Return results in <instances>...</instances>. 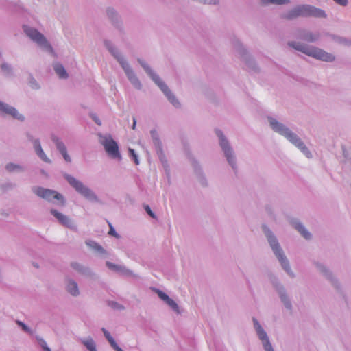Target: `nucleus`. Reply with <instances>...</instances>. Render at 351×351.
<instances>
[{"mask_svg": "<svg viewBox=\"0 0 351 351\" xmlns=\"http://www.w3.org/2000/svg\"><path fill=\"white\" fill-rule=\"evenodd\" d=\"M144 208L145 210V211L147 213V214L152 218L155 219L156 218V215L152 211L150 207L148 206V205H145L144 206Z\"/></svg>", "mask_w": 351, "mask_h": 351, "instance_id": "31", "label": "nucleus"}, {"mask_svg": "<svg viewBox=\"0 0 351 351\" xmlns=\"http://www.w3.org/2000/svg\"><path fill=\"white\" fill-rule=\"evenodd\" d=\"M106 265L107 266L111 269H114V270H117L119 269V266L110 263V262H107L106 263Z\"/></svg>", "mask_w": 351, "mask_h": 351, "instance_id": "35", "label": "nucleus"}, {"mask_svg": "<svg viewBox=\"0 0 351 351\" xmlns=\"http://www.w3.org/2000/svg\"><path fill=\"white\" fill-rule=\"evenodd\" d=\"M295 228L306 239H310L311 234L304 228V227L298 222L294 223Z\"/></svg>", "mask_w": 351, "mask_h": 351, "instance_id": "18", "label": "nucleus"}, {"mask_svg": "<svg viewBox=\"0 0 351 351\" xmlns=\"http://www.w3.org/2000/svg\"><path fill=\"white\" fill-rule=\"evenodd\" d=\"M289 45L298 51L320 60L331 62L335 59V57L332 54L316 47H310L305 45L293 42L289 43Z\"/></svg>", "mask_w": 351, "mask_h": 351, "instance_id": "2", "label": "nucleus"}, {"mask_svg": "<svg viewBox=\"0 0 351 351\" xmlns=\"http://www.w3.org/2000/svg\"><path fill=\"white\" fill-rule=\"evenodd\" d=\"M114 14V11L111 9L108 10V14L110 16V15H112Z\"/></svg>", "mask_w": 351, "mask_h": 351, "instance_id": "40", "label": "nucleus"}, {"mask_svg": "<svg viewBox=\"0 0 351 351\" xmlns=\"http://www.w3.org/2000/svg\"><path fill=\"white\" fill-rule=\"evenodd\" d=\"M99 143L104 146L106 152L112 158L121 160L117 143L110 135H100Z\"/></svg>", "mask_w": 351, "mask_h": 351, "instance_id": "3", "label": "nucleus"}, {"mask_svg": "<svg viewBox=\"0 0 351 351\" xmlns=\"http://www.w3.org/2000/svg\"><path fill=\"white\" fill-rule=\"evenodd\" d=\"M108 341L114 349H115L118 346L112 337L108 339Z\"/></svg>", "mask_w": 351, "mask_h": 351, "instance_id": "34", "label": "nucleus"}, {"mask_svg": "<svg viewBox=\"0 0 351 351\" xmlns=\"http://www.w3.org/2000/svg\"><path fill=\"white\" fill-rule=\"evenodd\" d=\"M109 226H110V230L108 232V234L110 235L114 236L115 237H119V235L115 232L114 229L113 228V227L112 226V225L110 223H109Z\"/></svg>", "mask_w": 351, "mask_h": 351, "instance_id": "32", "label": "nucleus"}, {"mask_svg": "<svg viewBox=\"0 0 351 351\" xmlns=\"http://www.w3.org/2000/svg\"><path fill=\"white\" fill-rule=\"evenodd\" d=\"M267 238H268V241H269L274 252L275 253L276 256L279 259L280 262L281 263L282 266L287 271H289V267L288 261L286 259L285 256L283 255V253L278 243L277 240L271 234L267 235Z\"/></svg>", "mask_w": 351, "mask_h": 351, "instance_id": "7", "label": "nucleus"}, {"mask_svg": "<svg viewBox=\"0 0 351 351\" xmlns=\"http://www.w3.org/2000/svg\"><path fill=\"white\" fill-rule=\"evenodd\" d=\"M299 10V6H296L292 10H289L287 13L285 14L282 17L288 20H291L300 17L301 16V14Z\"/></svg>", "mask_w": 351, "mask_h": 351, "instance_id": "17", "label": "nucleus"}, {"mask_svg": "<svg viewBox=\"0 0 351 351\" xmlns=\"http://www.w3.org/2000/svg\"><path fill=\"white\" fill-rule=\"evenodd\" d=\"M54 70L57 75L60 78H66L67 77V73L64 68V66L60 64H56L54 65Z\"/></svg>", "mask_w": 351, "mask_h": 351, "instance_id": "19", "label": "nucleus"}, {"mask_svg": "<svg viewBox=\"0 0 351 351\" xmlns=\"http://www.w3.org/2000/svg\"><path fill=\"white\" fill-rule=\"evenodd\" d=\"M6 169L9 171H14L15 170L21 169V167L19 165L10 163L6 165Z\"/></svg>", "mask_w": 351, "mask_h": 351, "instance_id": "29", "label": "nucleus"}, {"mask_svg": "<svg viewBox=\"0 0 351 351\" xmlns=\"http://www.w3.org/2000/svg\"><path fill=\"white\" fill-rule=\"evenodd\" d=\"M299 10L300 12L301 16L302 17H308L313 16L317 18H324L326 17V14L324 11L321 9L317 8L314 6L310 5H298Z\"/></svg>", "mask_w": 351, "mask_h": 351, "instance_id": "8", "label": "nucleus"}, {"mask_svg": "<svg viewBox=\"0 0 351 351\" xmlns=\"http://www.w3.org/2000/svg\"><path fill=\"white\" fill-rule=\"evenodd\" d=\"M84 345L90 351H96L95 344L93 339L88 338L82 341Z\"/></svg>", "mask_w": 351, "mask_h": 351, "instance_id": "21", "label": "nucleus"}, {"mask_svg": "<svg viewBox=\"0 0 351 351\" xmlns=\"http://www.w3.org/2000/svg\"><path fill=\"white\" fill-rule=\"evenodd\" d=\"M67 291L73 295H76L79 293L77 285L73 282L70 281L67 285Z\"/></svg>", "mask_w": 351, "mask_h": 351, "instance_id": "20", "label": "nucleus"}, {"mask_svg": "<svg viewBox=\"0 0 351 351\" xmlns=\"http://www.w3.org/2000/svg\"><path fill=\"white\" fill-rule=\"evenodd\" d=\"M135 126H136V120L134 119V123H133L132 128L134 129Z\"/></svg>", "mask_w": 351, "mask_h": 351, "instance_id": "43", "label": "nucleus"}, {"mask_svg": "<svg viewBox=\"0 0 351 351\" xmlns=\"http://www.w3.org/2000/svg\"><path fill=\"white\" fill-rule=\"evenodd\" d=\"M34 147L36 153L43 161L47 162H50V160L47 157V156L44 153L43 150L42 149V147H41L39 141L36 140L34 142Z\"/></svg>", "mask_w": 351, "mask_h": 351, "instance_id": "16", "label": "nucleus"}, {"mask_svg": "<svg viewBox=\"0 0 351 351\" xmlns=\"http://www.w3.org/2000/svg\"><path fill=\"white\" fill-rule=\"evenodd\" d=\"M38 341L44 351H51L50 348L47 346V343L44 339L41 338H38Z\"/></svg>", "mask_w": 351, "mask_h": 351, "instance_id": "28", "label": "nucleus"}, {"mask_svg": "<svg viewBox=\"0 0 351 351\" xmlns=\"http://www.w3.org/2000/svg\"><path fill=\"white\" fill-rule=\"evenodd\" d=\"M107 48L109 49L110 51L114 56V57L118 60L119 62L120 61H125L123 58L119 57L118 55L116 54L115 51H114V49L109 48V46H107Z\"/></svg>", "mask_w": 351, "mask_h": 351, "instance_id": "33", "label": "nucleus"}, {"mask_svg": "<svg viewBox=\"0 0 351 351\" xmlns=\"http://www.w3.org/2000/svg\"><path fill=\"white\" fill-rule=\"evenodd\" d=\"M1 68L3 70H6L8 69V66L5 64L1 65Z\"/></svg>", "mask_w": 351, "mask_h": 351, "instance_id": "41", "label": "nucleus"}, {"mask_svg": "<svg viewBox=\"0 0 351 351\" xmlns=\"http://www.w3.org/2000/svg\"><path fill=\"white\" fill-rule=\"evenodd\" d=\"M102 330L107 339L112 337L110 334L105 328H102Z\"/></svg>", "mask_w": 351, "mask_h": 351, "instance_id": "37", "label": "nucleus"}, {"mask_svg": "<svg viewBox=\"0 0 351 351\" xmlns=\"http://www.w3.org/2000/svg\"><path fill=\"white\" fill-rule=\"evenodd\" d=\"M51 213L58 220V221L62 224L63 226H65L66 227L71 228L72 226L71 221L70 219L63 215L62 213L57 211L56 210L52 209L51 210Z\"/></svg>", "mask_w": 351, "mask_h": 351, "instance_id": "14", "label": "nucleus"}, {"mask_svg": "<svg viewBox=\"0 0 351 351\" xmlns=\"http://www.w3.org/2000/svg\"><path fill=\"white\" fill-rule=\"evenodd\" d=\"M128 152H129L130 156L132 158L134 163L136 165H138L139 164V161H138V156L136 154L134 150L133 149L129 148Z\"/></svg>", "mask_w": 351, "mask_h": 351, "instance_id": "26", "label": "nucleus"}, {"mask_svg": "<svg viewBox=\"0 0 351 351\" xmlns=\"http://www.w3.org/2000/svg\"><path fill=\"white\" fill-rule=\"evenodd\" d=\"M86 244L88 246H89L90 247L97 250V252H99L100 253L105 252V250H104V248L95 241H86Z\"/></svg>", "mask_w": 351, "mask_h": 351, "instance_id": "22", "label": "nucleus"}, {"mask_svg": "<svg viewBox=\"0 0 351 351\" xmlns=\"http://www.w3.org/2000/svg\"><path fill=\"white\" fill-rule=\"evenodd\" d=\"M116 351H123L121 348H119V346H117L115 349H114Z\"/></svg>", "mask_w": 351, "mask_h": 351, "instance_id": "42", "label": "nucleus"}, {"mask_svg": "<svg viewBox=\"0 0 351 351\" xmlns=\"http://www.w3.org/2000/svg\"><path fill=\"white\" fill-rule=\"evenodd\" d=\"M156 293L158 295V297L162 300L163 301H165L166 302V301L168 300V299L169 298V297L164 292H162V291L160 290H156Z\"/></svg>", "mask_w": 351, "mask_h": 351, "instance_id": "27", "label": "nucleus"}, {"mask_svg": "<svg viewBox=\"0 0 351 351\" xmlns=\"http://www.w3.org/2000/svg\"><path fill=\"white\" fill-rule=\"evenodd\" d=\"M166 303L171 307L175 311L178 312V306L175 301L170 298L166 301Z\"/></svg>", "mask_w": 351, "mask_h": 351, "instance_id": "25", "label": "nucleus"}, {"mask_svg": "<svg viewBox=\"0 0 351 351\" xmlns=\"http://www.w3.org/2000/svg\"><path fill=\"white\" fill-rule=\"evenodd\" d=\"M289 0H262L263 4L285 5L289 3Z\"/></svg>", "mask_w": 351, "mask_h": 351, "instance_id": "23", "label": "nucleus"}, {"mask_svg": "<svg viewBox=\"0 0 351 351\" xmlns=\"http://www.w3.org/2000/svg\"><path fill=\"white\" fill-rule=\"evenodd\" d=\"M16 323L19 326H21L23 330L27 332L32 333L30 329L22 322L16 321Z\"/></svg>", "mask_w": 351, "mask_h": 351, "instance_id": "30", "label": "nucleus"}, {"mask_svg": "<svg viewBox=\"0 0 351 351\" xmlns=\"http://www.w3.org/2000/svg\"><path fill=\"white\" fill-rule=\"evenodd\" d=\"M216 133L220 139V145L226 154L227 160H228L230 165H232L234 159L232 157V149L229 146L228 142L225 138L221 131L217 130Z\"/></svg>", "mask_w": 351, "mask_h": 351, "instance_id": "11", "label": "nucleus"}, {"mask_svg": "<svg viewBox=\"0 0 351 351\" xmlns=\"http://www.w3.org/2000/svg\"><path fill=\"white\" fill-rule=\"evenodd\" d=\"M281 298H282V300L284 301L285 304L286 305V306H287V308H289V307H290V303H289V302H287L285 301V297L282 296V297H281Z\"/></svg>", "mask_w": 351, "mask_h": 351, "instance_id": "39", "label": "nucleus"}, {"mask_svg": "<svg viewBox=\"0 0 351 351\" xmlns=\"http://www.w3.org/2000/svg\"><path fill=\"white\" fill-rule=\"evenodd\" d=\"M270 125L274 130L285 136L289 141L298 147L306 156V157H311L310 152L297 135L292 133L285 125L274 119H270Z\"/></svg>", "mask_w": 351, "mask_h": 351, "instance_id": "1", "label": "nucleus"}, {"mask_svg": "<svg viewBox=\"0 0 351 351\" xmlns=\"http://www.w3.org/2000/svg\"><path fill=\"white\" fill-rule=\"evenodd\" d=\"M34 191L38 196L45 199L50 201L53 198V199H56L58 200H60L62 202V204H64V199L62 195L60 193H59L55 191L47 189H44L42 187H38V188H36L34 190Z\"/></svg>", "mask_w": 351, "mask_h": 351, "instance_id": "9", "label": "nucleus"}, {"mask_svg": "<svg viewBox=\"0 0 351 351\" xmlns=\"http://www.w3.org/2000/svg\"><path fill=\"white\" fill-rule=\"evenodd\" d=\"M65 178L68 182L79 193L85 197L86 198L91 200L97 199V197L91 190L85 186L80 181L75 179L74 177L66 175Z\"/></svg>", "mask_w": 351, "mask_h": 351, "instance_id": "5", "label": "nucleus"}, {"mask_svg": "<svg viewBox=\"0 0 351 351\" xmlns=\"http://www.w3.org/2000/svg\"><path fill=\"white\" fill-rule=\"evenodd\" d=\"M338 4L341 5H346L348 3V0H334Z\"/></svg>", "mask_w": 351, "mask_h": 351, "instance_id": "36", "label": "nucleus"}, {"mask_svg": "<svg viewBox=\"0 0 351 351\" xmlns=\"http://www.w3.org/2000/svg\"><path fill=\"white\" fill-rule=\"evenodd\" d=\"M142 66L144 68V69L146 71V72L150 75V77L152 78V80L155 82L156 84L160 88L161 90L165 94V95L168 97L169 100L174 105L177 106L179 102L176 99V98L174 97L173 95L171 94L170 90L167 87V86L162 82V80L160 79V77L154 74L152 71L150 69V68L148 66L147 64L145 63L139 61Z\"/></svg>", "mask_w": 351, "mask_h": 351, "instance_id": "4", "label": "nucleus"}, {"mask_svg": "<svg viewBox=\"0 0 351 351\" xmlns=\"http://www.w3.org/2000/svg\"><path fill=\"white\" fill-rule=\"evenodd\" d=\"M123 69H124L130 81L138 88L141 87V83L138 78L134 75L133 71L130 67L129 64L125 61H120Z\"/></svg>", "mask_w": 351, "mask_h": 351, "instance_id": "12", "label": "nucleus"}, {"mask_svg": "<svg viewBox=\"0 0 351 351\" xmlns=\"http://www.w3.org/2000/svg\"><path fill=\"white\" fill-rule=\"evenodd\" d=\"M319 37V35L313 34L312 33H307L304 36V39L308 42L315 41Z\"/></svg>", "mask_w": 351, "mask_h": 351, "instance_id": "24", "label": "nucleus"}, {"mask_svg": "<svg viewBox=\"0 0 351 351\" xmlns=\"http://www.w3.org/2000/svg\"><path fill=\"white\" fill-rule=\"evenodd\" d=\"M254 327L258 335L259 338L262 340L265 351H274L266 332L264 331L261 326L256 319H253Z\"/></svg>", "mask_w": 351, "mask_h": 351, "instance_id": "10", "label": "nucleus"}, {"mask_svg": "<svg viewBox=\"0 0 351 351\" xmlns=\"http://www.w3.org/2000/svg\"><path fill=\"white\" fill-rule=\"evenodd\" d=\"M53 140L56 143L57 148L60 151V152L62 154L64 159L66 162H71V158L67 153L66 148L64 144L62 142H60L56 138H53Z\"/></svg>", "mask_w": 351, "mask_h": 351, "instance_id": "15", "label": "nucleus"}, {"mask_svg": "<svg viewBox=\"0 0 351 351\" xmlns=\"http://www.w3.org/2000/svg\"><path fill=\"white\" fill-rule=\"evenodd\" d=\"M0 112L3 114H10L14 118L20 119L21 116L18 113L17 110L3 102L0 101Z\"/></svg>", "mask_w": 351, "mask_h": 351, "instance_id": "13", "label": "nucleus"}, {"mask_svg": "<svg viewBox=\"0 0 351 351\" xmlns=\"http://www.w3.org/2000/svg\"><path fill=\"white\" fill-rule=\"evenodd\" d=\"M93 119L97 125H101V123L100 120L97 117L93 116Z\"/></svg>", "mask_w": 351, "mask_h": 351, "instance_id": "38", "label": "nucleus"}, {"mask_svg": "<svg viewBox=\"0 0 351 351\" xmlns=\"http://www.w3.org/2000/svg\"><path fill=\"white\" fill-rule=\"evenodd\" d=\"M24 31L33 41L36 42L40 47L46 49L49 51H52L51 45L47 42L45 36L40 34L38 30L24 26Z\"/></svg>", "mask_w": 351, "mask_h": 351, "instance_id": "6", "label": "nucleus"}]
</instances>
